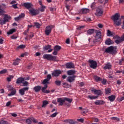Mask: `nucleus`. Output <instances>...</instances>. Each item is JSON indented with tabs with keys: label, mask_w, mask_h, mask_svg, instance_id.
Returning <instances> with one entry per match:
<instances>
[{
	"label": "nucleus",
	"mask_w": 124,
	"mask_h": 124,
	"mask_svg": "<svg viewBox=\"0 0 124 124\" xmlns=\"http://www.w3.org/2000/svg\"><path fill=\"white\" fill-rule=\"evenodd\" d=\"M43 58L44 60H48V61H56V56H52L51 54H44Z\"/></svg>",
	"instance_id": "20e7f679"
},
{
	"label": "nucleus",
	"mask_w": 124,
	"mask_h": 124,
	"mask_svg": "<svg viewBox=\"0 0 124 124\" xmlns=\"http://www.w3.org/2000/svg\"><path fill=\"white\" fill-rule=\"evenodd\" d=\"M0 25H4L5 24H6V22L4 19H2V18H0Z\"/></svg>",
	"instance_id": "c03bdc74"
},
{
	"label": "nucleus",
	"mask_w": 124,
	"mask_h": 124,
	"mask_svg": "<svg viewBox=\"0 0 124 124\" xmlns=\"http://www.w3.org/2000/svg\"><path fill=\"white\" fill-rule=\"evenodd\" d=\"M58 114H59V113L55 112L50 115V117L51 118H55V117H56Z\"/></svg>",
	"instance_id": "603ef678"
},
{
	"label": "nucleus",
	"mask_w": 124,
	"mask_h": 124,
	"mask_svg": "<svg viewBox=\"0 0 124 124\" xmlns=\"http://www.w3.org/2000/svg\"><path fill=\"white\" fill-rule=\"evenodd\" d=\"M15 31H16V29H12L10 30L8 32H7V34H8L9 35L10 34H12V33H13V32H15Z\"/></svg>",
	"instance_id": "c9c22d12"
},
{
	"label": "nucleus",
	"mask_w": 124,
	"mask_h": 124,
	"mask_svg": "<svg viewBox=\"0 0 124 124\" xmlns=\"http://www.w3.org/2000/svg\"><path fill=\"white\" fill-rule=\"evenodd\" d=\"M65 123H67L68 124H73L74 121L71 119L66 120L65 121Z\"/></svg>",
	"instance_id": "ea45409f"
},
{
	"label": "nucleus",
	"mask_w": 124,
	"mask_h": 124,
	"mask_svg": "<svg viewBox=\"0 0 124 124\" xmlns=\"http://www.w3.org/2000/svg\"><path fill=\"white\" fill-rule=\"evenodd\" d=\"M57 102L59 103V106H62L65 102L64 97L57 98Z\"/></svg>",
	"instance_id": "f8f14e48"
},
{
	"label": "nucleus",
	"mask_w": 124,
	"mask_h": 124,
	"mask_svg": "<svg viewBox=\"0 0 124 124\" xmlns=\"http://www.w3.org/2000/svg\"><path fill=\"white\" fill-rule=\"evenodd\" d=\"M23 80H25V78H19L17 79L16 83V84H21L23 82Z\"/></svg>",
	"instance_id": "a878e982"
},
{
	"label": "nucleus",
	"mask_w": 124,
	"mask_h": 124,
	"mask_svg": "<svg viewBox=\"0 0 124 124\" xmlns=\"http://www.w3.org/2000/svg\"><path fill=\"white\" fill-rule=\"evenodd\" d=\"M89 62L90 63V67H91V68L95 69V68L97 67V63H96V62L94 61L93 60H90Z\"/></svg>",
	"instance_id": "6e6552de"
},
{
	"label": "nucleus",
	"mask_w": 124,
	"mask_h": 124,
	"mask_svg": "<svg viewBox=\"0 0 124 124\" xmlns=\"http://www.w3.org/2000/svg\"><path fill=\"white\" fill-rule=\"evenodd\" d=\"M61 49H62V47L61 46H55L54 47L53 50H55L56 51H57L58 52H59V51H60V50H61Z\"/></svg>",
	"instance_id": "72a5a7b5"
},
{
	"label": "nucleus",
	"mask_w": 124,
	"mask_h": 124,
	"mask_svg": "<svg viewBox=\"0 0 124 124\" xmlns=\"http://www.w3.org/2000/svg\"><path fill=\"white\" fill-rule=\"evenodd\" d=\"M23 6L24 7L26 8L27 9H30V8H31V7L32 6V4L31 3H24L23 4Z\"/></svg>",
	"instance_id": "f3484780"
},
{
	"label": "nucleus",
	"mask_w": 124,
	"mask_h": 124,
	"mask_svg": "<svg viewBox=\"0 0 124 124\" xmlns=\"http://www.w3.org/2000/svg\"><path fill=\"white\" fill-rule=\"evenodd\" d=\"M105 93L106 95H108V94H109V93H111V89L110 88L105 89Z\"/></svg>",
	"instance_id": "c756f323"
},
{
	"label": "nucleus",
	"mask_w": 124,
	"mask_h": 124,
	"mask_svg": "<svg viewBox=\"0 0 124 124\" xmlns=\"http://www.w3.org/2000/svg\"><path fill=\"white\" fill-rule=\"evenodd\" d=\"M89 12H90V10L88 8H84V9H82L80 10V12H79V13H83V14H86L87 13H89Z\"/></svg>",
	"instance_id": "aec40b11"
},
{
	"label": "nucleus",
	"mask_w": 124,
	"mask_h": 124,
	"mask_svg": "<svg viewBox=\"0 0 124 124\" xmlns=\"http://www.w3.org/2000/svg\"><path fill=\"white\" fill-rule=\"evenodd\" d=\"M108 98L111 102H113L114 100H115V99L116 98V96L115 95H111L110 96H109L108 97Z\"/></svg>",
	"instance_id": "5701e85b"
},
{
	"label": "nucleus",
	"mask_w": 124,
	"mask_h": 124,
	"mask_svg": "<svg viewBox=\"0 0 124 124\" xmlns=\"http://www.w3.org/2000/svg\"><path fill=\"white\" fill-rule=\"evenodd\" d=\"M88 98H89V99H91V100H92L93 99H96V98L98 97V96H93V95H88Z\"/></svg>",
	"instance_id": "473e14b6"
},
{
	"label": "nucleus",
	"mask_w": 124,
	"mask_h": 124,
	"mask_svg": "<svg viewBox=\"0 0 124 124\" xmlns=\"http://www.w3.org/2000/svg\"><path fill=\"white\" fill-rule=\"evenodd\" d=\"M34 25L35 26L36 28H37V29H39V28H40V27H41V25H40V24H39L37 22H35Z\"/></svg>",
	"instance_id": "37998d69"
},
{
	"label": "nucleus",
	"mask_w": 124,
	"mask_h": 124,
	"mask_svg": "<svg viewBox=\"0 0 124 124\" xmlns=\"http://www.w3.org/2000/svg\"><path fill=\"white\" fill-rule=\"evenodd\" d=\"M29 12L32 15H37L39 14V11L35 10L34 9H29Z\"/></svg>",
	"instance_id": "4468645a"
},
{
	"label": "nucleus",
	"mask_w": 124,
	"mask_h": 124,
	"mask_svg": "<svg viewBox=\"0 0 124 124\" xmlns=\"http://www.w3.org/2000/svg\"><path fill=\"white\" fill-rule=\"evenodd\" d=\"M87 32L89 35H92V34L94 33V29H89L87 31Z\"/></svg>",
	"instance_id": "bb28decb"
},
{
	"label": "nucleus",
	"mask_w": 124,
	"mask_h": 124,
	"mask_svg": "<svg viewBox=\"0 0 124 124\" xmlns=\"http://www.w3.org/2000/svg\"><path fill=\"white\" fill-rule=\"evenodd\" d=\"M117 51V46H110L108 48H106L105 50L106 53H108L109 54H115Z\"/></svg>",
	"instance_id": "7ed1b4c3"
},
{
	"label": "nucleus",
	"mask_w": 124,
	"mask_h": 124,
	"mask_svg": "<svg viewBox=\"0 0 124 124\" xmlns=\"http://www.w3.org/2000/svg\"><path fill=\"white\" fill-rule=\"evenodd\" d=\"M55 84L57 85V86H61V84H62V81L60 80H56L55 81Z\"/></svg>",
	"instance_id": "09e8293b"
},
{
	"label": "nucleus",
	"mask_w": 124,
	"mask_h": 124,
	"mask_svg": "<svg viewBox=\"0 0 124 124\" xmlns=\"http://www.w3.org/2000/svg\"><path fill=\"white\" fill-rule=\"evenodd\" d=\"M48 104H49V102H48V101H47V100L43 101L42 107L43 108H45V107H46V106H47V105H48Z\"/></svg>",
	"instance_id": "c85d7f7f"
},
{
	"label": "nucleus",
	"mask_w": 124,
	"mask_h": 124,
	"mask_svg": "<svg viewBox=\"0 0 124 124\" xmlns=\"http://www.w3.org/2000/svg\"><path fill=\"white\" fill-rule=\"evenodd\" d=\"M51 78L52 76H51L50 74L47 75L46 78L42 82V84L45 85V86L42 88V92H43V93H50V91L46 90V89L48 88V85H47V84H50V82H49V81H50V80H51Z\"/></svg>",
	"instance_id": "f257e3e1"
},
{
	"label": "nucleus",
	"mask_w": 124,
	"mask_h": 124,
	"mask_svg": "<svg viewBox=\"0 0 124 124\" xmlns=\"http://www.w3.org/2000/svg\"><path fill=\"white\" fill-rule=\"evenodd\" d=\"M104 103H105V102L102 100H96L95 102V104L96 105H101L102 104H104Z\"/></svg>",
	"instance_id": "4be33fe9"
},
{
	"label": "nucleus",
	"mask_w": 124,
	"mask_h": 124,
	"mask_svg": "<svg viewBox=\"0 0 124 124\" xmlns=\"http://www.w3.org/2000/svg\"><path fill=\"white\" fill-rule=\"evenodd\" d=\"M31 118L26 120L27 124H31Z\"/></svg>",
	"instance_id": "5fc2aeb1"
},
{
	"label": "nucleus",
	"mask_w": 124,
	"mask_h": 124,
	"mask_svg": "<svg viewBox=\"0 0 124 124\" xmlns=\"http://www.w3.org/2000/svg\"><path fill=\"white\" fill-rule=\"evenodd\" d=\"M39 3L41 6L39 8V11H40V12H44L45 11V9H46V6L42 4V2H41V1H39Z\"/></svg>",
	"instance_id": "1a4fd4ad"
},
{
	"label": "nucleus",
	"mask_w": 124,
	"mask_h": 124,
	"mask_svg": "<svg viewBox=\"0 0 124 124\" xmlns=\"http://www.w3.org/2000/svg\"><path fill=\"white\" fill-rule=\"evenodd\" d=\"M118 39L116 40L115 41V43L117 44H120L123 41L122 40V39L120 38V37H118Z\"/></svg>",
	"instance_id": "58836bf2"
},
{
	"label": "nucleus",
	"mask_w": 124,
	"mask_h": 124,
	"mask_svg": "<svg viewBox=\"0 0 124 124\" xmlns=\"http://www.w3.org/2000/svg\"><path fill=\"white\" fill-rule=\"evenodd\" d=\"M33 90L34 91V92H35L36 93H37L38 92H39L40 91V90H41V86H37L34 87Z\"/></svg>",
	"instance_id": "393cba45"
},
{
	"label": "nucleus",
	"mask_w": 124,
	"mask_h": 124,
	"mask_svg": "<svg viewBox=\"0 0 124 124\" xmlns=\"http://www.w3.org/2000/svg\"><path fill=\"white\" fill-rule=\"evenodd\" d=\"M54 26L53 25H49L46 28V30L45 32L46 35H49L50 33H51V31H52V29H53Z\"/></svg>",
	"instance_id": "423d86ee"
},
{
	"label": "nucleus",
	"mask_w": 124,
	"mask_h": 124,
	"mask_svg": "<svg viewBox=\"0 0 124 124\" xmlns=\"http://www.w3.org/2000/svg\"><path fill=\"white\" fill-rule=\"evenodd\" d=\"M112 67V65L110 63H108L105 65V66L104 67L103 69L105 70H106V69H111Z\"/></svg>",
	"instance_id": "412c9836"
},
{
	"label": "nucleus",
	"mask_w": 124,
	"mask_h": 124,
	"mask_svg": "<svg viewBox=\"0 0 124 124\" xmlns=\"http://www.w3.org/2000/svg\"><path fill=\"white\" fill-rule=\"evenodd\" d=\"M26 48V46L24 45H20V46H18L16 48L17 50H19V49H24Z\"/></svg>",
	"instance_id": "4c0bfd02"
},
{
	"label": "nucleus",
	"mask_w": 124,
	"mask_h": 124,
	"mask_svg": "<svg viewBox=\"0 0 124 124\" xmlns=\"http://www.w3.org/2000/svg\"><path fill=\"white\" fill-rule=\"evenodd\" d=\"M94 79L95 80L96 82H100L102 80V79L100 77H98L97 76H94Z\"/></svg>",
	"instance_id": "f704fd0d"
},
{
	"label": "nucleus",
	"mask_w": 124,
	"mask_h": 124,
	"mask_svg": "<svg viewBox=\"0 0 124 124\" xmlns=\"http://www.w3.org/2000/svg\"><path fill=\"white\" fill-rule=\"evenodd\" d=\"M8 123L6 121H4L3 120H2L0 122V124H8Z\"/></svg>",
	"instance_id": "6e6d98bb"
},
{
	"label": "nucleus",
	"mask_w": 124,
	"mask_h": 124,
	"mask_svg": "<svg viewBox=\"0 0 124 124\" xmlns=\"http://www.w3.org/2000/svg\"><path fill=\"white\" fill-rule=\"evenodd\" d=\"M3 41H4L3 38H0V44H3Z\"/></svg>",
	"instance_id": "e2e57ef3"
},
{
	"label": "nucleus",
	"mask_w": 124,
	"mask_h": 124,
	"mask_svg": "<svg viewBox=\"0 0 124 124\" xmlns=\"http://www.w3.org/2000/svg\"><path fill=\"white\" fill-rule=\"evenodd\" d=\"M17 5V4H13L12 5V7H13V8H15V9L18 8V6Z\"/></svg>",
	"instance_id": "680f3d73"
},
{
	"label": "nucleus",
	"mask_w": 124,
	"mask_h": 124,
	"mask_svg": "<svg viewBox=\"0 0 124 124\" xmlns=\"http://www.w3.org/2000/svg\"><path fill=\"white\" fill-rule=\"evenodd\" d=\"M53 55H54V56H57V55H58V51L56 50H54L53 52L52 53Z\"/></svg>",
	"instance_id": "bf43d9fd"
},
{
	"label": "nucleus",
	"mask_w": 124,
	"mask_h": 124,
	"mask_svg": "<svg viewBox=\"0 0 124 124\" xmlns=\"http://www.w3.org/2000/svg\"><path fill=\"white\" fill-rule=\"evenodd\" d=\"M10 18H11L10 17V16L7 15H5L3 18V20L5 21V22L6 23V22H8V20H9V19H10Z\"/></svg>",
	"instance_id": "cd10ccee"
},
{
	"label": "nucleus",
	"mask_w": 124,
	"mask_h": 124,
	"mask_svg": "<svg viewBox=\"0 0 124 124\" xmlns=\"http://www.w3.org/2000/svg\"><path fill=\"white\" fill-rule=\"evenodd\" d=\"M107 36H113V33L111 31L109 30L107 31Z\"/></svg>",
	"instance_id": "a19ab883"
},
{
	"label": "nucleus",
	"mask_w": 124,
	"mask_h": 124,
	"mask_svg": "<svg viewBox=\"0 0 124 124\" xmlns=\"http://www.w3.org/2000/svg\"><path fill=\"white\" fill-rule=\"evenodd\" d=\"M102 14H103V11H102V10L99 8H98L96 10V12L95 14L96 16H101Z\"/></svg>",
	"instance_id": "2eb2a0df"
},
{
	"label": "nucleus",
	"mask_w": 124,
	"mask_h": 124,
	"mask_svg": "<svg viewBox=\"0 0 124 124\" xmlns=\"http://www.w3.org/2000/svg\"><path fill=\"white\" fill-rule=\"evenodd\" d=\"M7 87L9 91H11L10 93L8 94V96H12L16 94V92L15 88L12 87L11 85H8Z\"/></svg>",
	"instance_id": "39448f33"
},
{
	"label": "nucleus",
	"mask_w": 124,
	"mask_h": 124,
	"mask_svg": "<svg viewBox=\"0 0 124 124\" xmlns=\"http://www.w3.org/2000/svg\"><path fill=\"white\" fill-rule=\"evenodd\" d=\"M64 98L65 99V101H67L68 103H71L73 100L72 99L69 98L64 97Z\"/></svg>",
	"instance_id": "e433bc0d"
},
{
	"label": "nucleus",
	"mask_w": 124,
	"mask_h": 124,
	"mask_svg": "<svg viewBox=\"0 0 124 124\" xmlns=\"http://www.w3.org/2000/svg\"><path fill=\"white\" fill-rule=\"evenodd\" d=\"M4 13H5V12L1 9H0V15H3Z\"/></svg>",
	"instance_id": "4d7b16f0"
},
{
	"label": "nucleus",
	"mask_w": 124,
	"mask_h": 124,
	"mask_svg": "<svg viewBox=\"0 0 124 124\" xmlns=\"http://www.w3.org/2000/svg\"><path fill=\"white\" fill-rule=\"evenodd\" d=\"M68 75H74V74L76 73V72L75 70H70L67 72Z\"/></svg>",
	"instance_id": "2f4dec72"
},
{
	"label": "nucleus",
	"mask_w": 124,
	"mask_h": 124,
	"mask_svg": "<svg viewBox=\"0 0 124 124\" xmlns=\"http://www.w3.org/2000/svg\"><path fill=\"white\" fill-rule=\"evenodd\" d=\"M13 78H14V76H10L9 77L7 78V80L8 82H10V81H11V79H13Z\"/></svg>",
	"instance_id": "a18cd8bd"
},
{
	"label": "nucleus",
	"mask_w": 124,
	"mask_h": 124,
	"mask_svg": "<svg viewBox=\"0 0 124 124\" xmlns=\"http://www.w3.org/2000/svg\"><path fill=\"white\" fill-rule=\"evenodd\" d=\"M1 7H2V8H6V5L5 4H2L1 5Z\"/></svg>",
	"instance_id": "0e129e2a"
},
{
	"label": "nucleus",
	"mask_w": 124,
	"mask_h": 124,
	"mask_svg": "<svg viewBox=\"0 0 124 124\" xmlns=\"http://www.w3.org/2000/svg\"><path fill=\"white\" fill-rule=\"evenodd\" d=\"M78 122H80V123H84V119L83 118H80L77 119Z\"/></svg>",
	"instance_id": "052dcab7"
},
{
	"label": "nucleus",
	"mask_w": 124,
	"mask_h": 124,
	"mask_svg": "<svg viewBox=\"0 0 124 124\" xmlns=\"http://www.w3.org/2000/svg\"><path fill=\"white\" fill-rule=\"evenodd\" d=\"M113 43H114V42L111 41L110 39H108L105 42V44L107 45H111V44H113Z\"/></svg>",
	"instance_id": "b1692460"
},
{
	"label": "nucleus",
	"mask_w": 124,
	"mask_h": 124,
	"mask_svg": "<svg viewBox=\"0 0 124 124\" xmlns=\"http://www.w3.org/2000/svg\"><path fill=\"white\" fill-rule=\"evenodd\" d=\"M91 92L94 93V94H96V95H101L102 94V92L100 90L93 89L91 90Z\"/></svg>",
	"instance_id": "9d476101"
},
{
	"label": "nucleus",
	"mask_w": 124,
	"mask_h": 124,
	"mask_svg": "<svg viewBox=\"0 0 124 124\" xmlns=\"http://www.w3.org/2000/svg\"><path fill=\"white\" fill-rule=\"evenodd\" d=\"M63 88H70L71 86L70 84L67 83H63Z\"/></svg>",
	"instance_id": "79ce46f5"
},
{
	"label": "nucleus",
	"mask_w": 124,
	"mask_h": 124,
	"mask_svg": "<svg viewBox=\"0 0 124 124\" xmlns=\"http://www.w3.org/2000/svg\"><path fill=\"white\" fill-rule=\"evenodd\" d=\"M24 17H25V14L23 13L19 15L18 16L15 17V20L17 22L18 21L21 20L22 18H24Z\"/></svg>",
	"instance_id": "a211bd4d"
},
{
	"label": "nucleus",
	"mask_w": 124,
	"mask_h": 124,
	"mask_svg": "<svg viewBox=\"0 0 124 124\" xmlns=\"http://www.w3.org/2000/svg\"><path fill=\"white\" fill-rule=\"evenodd\" d=\"M20 61H21V59L19 58H17L15 61L13 62V65H18L20 62Z\"/></svg>",
	"instance_id": "7c9ffc66"
},
{
	"label": "nucleus",
	"mask_w": 124,
	"mask_h": 124,
	"mask_svg": "<svg viewBox=\"0 0 124 124\" xmlns=\"http://www.w3.org/2000/svg\"><path fill=\"white\" fill-rule=\"evenodd\" d=\"M30 88L29 87H24L19 90V93L21 95H24L25 94V92L29 91Z\"/></svg>",
	"instance_id": "9b49d317"
},
{
	"label": "nucleus",
	"mask_w": 124,
	"mask_h": 124,
	"mask_svg": "<svg viewBox=\"0 0 124 124\" xmlns=\"http://www.w3.org/2000/svg\"><path fill=\"white\" fill-rule=\"evenodd\" d=\"M96 32V36L95 37V41H94V42H96V41H99L101 38V32L98 30H96L95 31Z\"/></svg>",
	"instance_id": "0eeeda50"
},
{
	"label": "nucleus",
	"mask_w": 124,
	"mask_h": 124,
	"mask_svg": "<svg viewBox=\"0 0 124 124\" xmlns=\"http://www.w3.org/2000/svg\"><path fill=\"white\" fill-rule=\"evenodd\" d=\"M101 81V83H102L103 85H106V83L107 82V80H106V79H103Z\"/></svg>",
	"instance_id": "13d9d810"
},
{
	"label": "nucleus",
	"mask_w": 124,
	"mask_h": 124,
	"mask_svg": "<svg viewBox=\"0 0 124 124\" xmlns=\"http://www.w3.org/2000/svg\"><path fill=\"white\" fill-rule=\"evenodd\" d=\"M111 120H113V121H115V122H119L120 121V119L117 117H111Z\"/></svg>",
	"instance_id": "8fccbe9b"
},
{
	"label": "nucleus",
	"mask_w": 124,
	"mask_h": 124,
	"mask_svg": "<svg viewBox=\"0 0 124 124\" xmlns=\"http://www.w3.org/2000/svg\"><path fill=\"white\" fill-rule=\"evenodd\" d=\"M25 80H23L22 84H23V86H28L29 85V82L28 81H26Z\"/></svg>",
	"instance_id": "49530a36"
},
{
	"label": "nucleus",
	"mask_w": 124,
	"mask_h": 124,
	"mask_svg": "<svg viewBox=\"0 0 124 124\" xmlns=\"http://www.w3.org/2000/svg\"><path fill=\"white\" fill-rule=\"evenodd\" d=\"M62 74V71L60 70H54L53 72L52 73V76H54L55 77H57L60 75V74Z\"/></svg>",
	"instance_id": "ddd939ff"
},
{
	"label": "nucleus",
	"mask_w": 124,
	"mask_h": 124,
	"mask_svg": "<svg viewBox=\"0 0 124 124\" xmlns=\"http://www.w3.org/2000/svg\"><path fill=\"white\" fill-rule=\"evenodd\" d=\"M121 16L119 13H116L111 16V19L113 20L114 25L117 27H120L122 25V19H120Z\"/></svg>",
	"instance_id": "f03ea898"
},
{
	"label": "nucleus",
	"mask_w": 124,
	"mask_h": 124,
	"mask_svg": "<svg viewBox=\"0 0 124 124\" xmlns=\"http://www.w3.org/2000/svg\"><path fill=\"white\" fill-rule=\"evenodd\" d=\"M6 72H7V70L5 69L0 71V74H5Z\"/></svg>",
	"instance_id": "de8ad7c7"
},
{
	"label": "nucleus",
	"mask_w": 124,
	"mask_h": 124,
	"mask_svg": "<svg viewBox=\"0 0 124 124\" xmlns=\"http://www.w3.org/2000/svg\"><path fill=\"white\" fill-rule=\"evenodd\" d=\"M31 121H32V122H33V123H35V124H37V123H38V121H37V120L36 119H35L33 117L31 118Z\"/></svg>",
	"instance_id": "864d4df0"
},
{
	"label": "nucleus",
	"mask_w": 124,
	"mask_h": 124,
	"mask_svg": "<svg viewBox=\"0 0 124 124\" xmlns=\"http://www.w3.org/2000/svg\"><path fill=\"white\" fill-rule=\"evenodd\" d=\"M66 67L68 69L74 68V64L72 62L66 63Z\"/></svg>",
	"instance_id": "6ab92c4d"
},
{
	"label": "nucleus",
	"mask_w": 124,
	"mask_h": 124,
	"mask_svg": "<svg viewBox=\"0 0 124 124\" xmlns=\"http://www.w3.org/2000/svg\"><path fill=\"white\" fill-rule=\"evenodd\" d=\"M94 5H95V3L93 2L91 4V8L93 9V7H94Z\"/></svg>",
	"instance_id": "774afa93"
},
{
	"label": "nucleus",
	"mask_w": 124,
	"mask_h": 124,
	"mask_svg": "<svg viewBox=\"0 0 124 124\" xmlns=\"http://www.w3.org/2000/svg\"><path fill=\"white\" fill-rule=\"evenodd\" d=\"M11 116H12L13 117H17V114L15 113H12Z\"/></svg>",
	"instance_id": "338daca9"
},
{
	"label": "nucleus",
	"mask_w": 124,
	"mask_h": 124,
	"mask_svg": "<svg viewBox=\"0 0 124 124\" xmlns=\"http://www.w3.org/2000/svg\"><path fill=\"white\" fill-rule=\"evenodd\" d=\"M66 43L67 44H69V43H70V40H69V38L67 39L66 40Z\"/></svg>",
	"instance_id": "69168bd1"
},
{
	"label": "nucleus",
	"mask_w": 124,
	"mask_h": 124,
	"mask_svg": "<svg viewBox=\"0 0 124 124\" xmlns=\"http://www.w3.org/2000/svg\"><path fill=\"white\" fill-rule=\"evenodd\" d=\"M75 78H76V76H69L67 78V81L69 82V83H71L75 80Z\"/></svg>",
	"instance_id": "dca6fc26"
},
{
	"label": "nucleus",
	"mask_w": 124,
	"mask_h": 124,
	"mask_svg": "<svg viewBox=\"0 0 124 124\" xmlns=\"http://www.w3.org/2000/svg\"><path fill=\"white\" fill-rule=\"evenodd\" d=\"M50 48H51V45H47L44 47V50H48Z\"/></svg>",
	"instance_id": "3c124183"
}]
</instances>
